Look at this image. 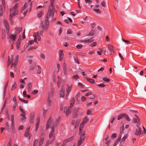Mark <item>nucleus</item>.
Wrapping results in <instances>:
<instances>
[{"label":"nucleus","instance_id":"obj_1","mask_svg":"<svg viewBox=\"0 0 146 146\" xmlns=\"http://www.w3.org/2000/svg\"><path fill=\"white\" fill-rule=\"evenodd\" d=\"M19 6V4L17 3L13 7H12L10 9L9 17H13L18 14Z\"/></svg>","mask_w":146,"mask_h":146},{"label":"nucleus","instance_id":"obj_2","mask_svg":"<svg viewBox=\"0 0 146 146\" xmlns=\"http://www.w3.org/2000/svg\"><path fill=\"white\" fill-rule=\"evenodd\" d=\"M50 5H49L48 7V10L47 13V17H51L52 16L53 17L54 15V14L55 13V9L54 6L51 7L52 9L51 8Z\"/></svg>","mask_w":146,"mask_h":146},{"label":"nucleus","instance_id":"obj_3","mask_svg":"<svg viewBox=\"0 0 146 146\" xmlns=\"http://www.w3.org/2000/svg\"><path fill=\"white\" fill-rule=\"evenodd\" d=\"M135 117H133L132 121L133 123H137V127H139L141 124V121L139 117L137 115H135Z\"/></svg>","mask_w":146,"mask_h":146},{"label":"nucleus","instance_id":"obj_4","mask_svg":"<svg viewBox=\"0 0 146 146\" xmlns=\"http://www.w3.org/2000/svg\"><path fill=\"white\" fill-rule=\"evenodd\" d=\"M28 5V3L27 4V2H25L24 3L23 7V8H22L21 10V13H22L24 15V17L27 14L28 10L27 9L24 12H23V11L27 7Z\"/></svg>","mask_w":146,"mask_h":146},{"label":"nucleus","instance_id":"obj_5","mask_svg":"<svg viewBox=\"0 0 146 146\" xmlns=\"http://www.w3.org/2000/svg\"><path fill=\"white\" fill-rule=\"evenodd\" d=\"M7 36L8 39H10L12 42H14L15 40L16 36L17 35L16 34L14 33L13 34H9Z\"/></svg>","mask_w":146,"mask_h":146},{"label":"nucleus","instance_id":"obj_6","mask_svg":"<svg viewBox=\"0 0 146 146\" xmlns=\"http://www.w3.org/2000/svg\"><path fill=\"white\" fill-rule=\"evenodd\" d=\"M33 36L34 37V40H29L28 43V45L27 46L31 45L33 43H34V41L36 43L37 42L36 40L37 38L36 37V35L35 33H34L33 34Z\"/></svg>","mask_w":146,"mask_h":146},{"label":"nucleus","instance_id":"obj_7","mask_svg":"<svg viewBox=\"0 0 146 146\" xmlns=\"http://www.w3.org/2000/svg\"><path fill=\"white\" fill-rule=\"evenodd\" d=\"M66 86L67 87V88L66 89V91L67 94H66V96L67 99V97L68 96L70 92L71 91V90L72 88V84H71L70 85H69L68 84H66Z\"/></svg>","mask_w":146,"mask_h":146},{"label":"nucleus","instance_id":"obj_8","mask_svg":"<svg viewBox=\"0 0 146 146\" xmlns=\"http://www.w3.org/2000/svg\"><path fill=\"white\" fill-rule=\"evenodd\" d=\"M54 126H52V130L50 133L49 137V139H51L52 137L53 138H55V134L54 133Z\"/></svg>","mask_w":146,"mask_h":146},{"label":"nucleus","instance_id":"obj_9","mask_svg":"<svg viewBox=\"0 0 146 146\" xmlns=\"http://www.w3.org/2000/svg\"><path fill=\"white\" fill-rule=\"evenodd\" d=\"M64 91V86H61V89L60 91V97L63 98L64 97L65 95Z\"/></svg>","mask_w":146,"mask_h":146},{"label":"nucleus","instance_id":"obj_10","mask_svg":"<svg viewBox=\"0 0 146 146\" xmlns=\"http://www.w3.org/2000/svg\"><path fill=\"white\" fill-rule=\"evenodd\" d=\"M63 50H60L59 51V60L61 61L63 59L64 56V54L63 53Z\"/></svg>","mask_w":146,"mask_h":146},{"label":"nucleus","instance_id":"obj_11","mask_svg":"<svg viewBox=\"0 0 146 146\" xmlns=\"http://www.w3.org/2000/svg\"><path fill=\"white\" fill-rule=\"evenodd\" d=\"M44 133H42L41 134L40 137V139L39 142V146H41L43 144L44 139Z\"/></svg>","mask_w":146,"mask_h":146},{"label":"nucleus","instance_id":"obj_12","mask_svg":"<svg viewBox=\"0 0 146 146\" xmlns=\"http://www.w3.org/2000/svg\"><path fill=\"white\" fill-rule=\"evenodd\" d=\"M11 67H12L14 65L16 66L17 64L18 61L17 60H15L14 61H13L14 59H13V55L11 56Z\"/></svg>","mask_w":146,"mask_h":146},{"label":"nucleus","instance_id":"obj_13","mask_svg":"<svg viewBox=\"0 0 146 146\" xmlns=\"http://www.w3.org/2000/svg\"><path fill=\"white\" fill-rule=\"evenodd\" d=\"M53 121L51 119V117H50L48 120L46 126V129L47 130L49 128L50 125H52Z\"/></svg>","mask_w":146,"mask_h":146},{"label":"nucleus","instance_id":"obj_14","mask_svg":"<svg viewBox=\"0 0 146 146\" xmlns=\"http://www.w3.org/2000/svg\"><path fill=\"white\" fill-rule=\"evenodd\" d=\"M88 121L89 119L87 117H84L80 125H81V126L82 125L84 126V125Z\"/></svg>","mask_w":146,"mask_h":146},{"label":"nucleus","instance_id":"obj_15","mask_svg":"<svg viewBox=\"0 0 146 146\" xmlns=\"http://www.w3.org/2000/svg\"><path fill=\"white\" fill-rule=\"evenodd\" d=\"M15 29L16 30V31L14 33L17 35V34H19L20 32H21L23 29L22 27L19 28L16 27H15Z\"/></svg>","mask_w":146,"mask_h":146},{"label":"nucleus","instance_id":"obj_16","mask_svg":"<svg viewBox=\"0 0 146 146\" xmlns=\"http://www.w3.org/2000/svg\"><path fill=\"white\" fill-rule=\"evenodd\" d=\"M63 66L64 74V75H66L67 72V66L66 63L65 62L63 63Z\"/></svg>","mask_w":146,"mask_h":146},{"label":"nucleus","instance_id":"obj_17","mask_svg":"<svg viewBox=\"0 0 146 146\" xmlns=\"http://www.w3.org/2000/svg\"><path fill=\"white\" fill-rule=\"evenodd\" d=\"M79 123L80 122L79 121L75 120L73 121L72 122V125H75V128L76 129L78 127Z\"/></svg>","mask_w":146,"mask_h":146},{"label":"nucleus","instance_id":"obj_18","mask_svg":"<svg viewBox=\"0 0 146 146\" xmlns=\"http://www.w3.org/2000/svg\"><path fill=\"white\" fill-rule=\"evenodd\" d=\"M108 47L109 50H110L111 53H114L115 52L113 46L112 45L110 44H109L108 45Z\"/></svg>","mask_w":146,"mask_h":146},{"label":"nucleus","instance_id":"obj_19","mask_svg":"<svg viewBox=\"0 0 146 146\" xmlns=\"http://www.w3.org/2000/svg\"><path fill=\"white\" fill-rule=\"evenodd\" d=\"M21 41V39L19 38L16 43L17 48L18 50H19L20 48Z\"/></svg>","mask_w":146,"mask_h":146},{"label":"nucleus","instance_id":"obj_20","mask_svg":"<svg viewBox=\"0 0 146 146\" xmlns=\"http://www.w3.org/2000/svg\"><path fill=\"white\" fill-rule=\"evenodd\" d=\"M30 130V127L28 126L24 134V135L26 137H27L29 135V132Z\"/></svg>","mask_w":146,"mask_h":146},{"label":"nucleus","instance_id":"obj_21","mask_svg":"<svg viewBox=\"0 0 146 146\" xmlns=\"http://www.w3.org/2000/svg\"><path fill=\"white\" fill-rule=\"evenodd\" d=\"M138 128L137 129L135 133V135L137 136L139 135L141 133V131L140 128L138 127Z\"/></svg>","mask_w":146,"mask_h":146},{"label":"nucleus","instance_id":"obj_22","mask_svg":"<svg viewBox=\"0 0 146 146\" xmlns=\"http://www.w3.org/2000/svg\"><path fill=\"white\" fill-rule=\"evenodd\" d=\"M35 117V114L34 113H32L31 114L30 117V122L31 123H33L34 122L33 120Z\"/></svg>","mask_w":146,"mask_h":146},{"label":"nucleus","instance_id":"obj_23","mask_svg":"<svg viewBox=\"0 0 146 146\" xmlns=\"http://www.w3.org/2000/svg\"><path fill=\"white\" fill-rule=\"evenodd\" d=\"M40 118L39 117H38L37 119H36V131H37V129H38V126L39 124L40 123Z\"/></svg>","mask_w":146,"mask_h":146},{"label":"nucleus","instance_id":"obj_24","mask_svg":"<svg viewBox=\"0 0 146 146\" xmlns=\"http://www.w3.org/2000/svg\"><path fill=\"white\" fill-rule=\"evenodd\" d=\"M26 113H22L20 115L23 117V118H21V121H25L27 119L25 115H26Z\"/></svg>","mask_w":146,"mask_h":146},{"label":"nucleus","instance_id":"obj_25","mask_svg":"<svg viewBox=\"0 0 146 146\" xmlns=\"http://www.w3.org/2000/svg\"><path fill=\"white\" fill-rule=\"evenodd\" d=\"M85 132L84 131L82 132V134L80 137V139L83 141L85 138Z\"/></svg>","mask_w":146,"mask_h":146},{"label":"nucleus","instance_id":"obj_26","mask_svg":"<svg viewBox=\"0 0 146 146\" xmlns=\"http://www.w3.org/2000/svg\"><path fill=\"white\" fill-rule=\"evenodd\" d=\"M74 139V136H72V137H70L69 138H67L65 139L64 141L66 143L71 141Z\"/></svg>","mask_w":146,"mask_h":146},{"label":"nucleus","instance_id":"obj_27","mask_svg":"<svg viewBox=\"0 0 146 146\" xmlns=\"http://www.w3.org/2000/svg\"><path fill=\"white\" fill-rule=\"evenodd\" d=\"M78 109H76L74 110V114L73 115V117H74L75 118H76L77 117H78L77 113H78Z\"/></svg>","mask_w":146,"mask_h":146},{"label":"nucleus","instance_id":"obj_28","mask_svg":"<svg viewBox=\"0 0 146 146\" xmlns=\"http://www.w3.org/2000/svg\"><path fill=\"white\" fill-rule=\"evenodd\" d=\"M86 80L88 81L91 84H94L95 83V80L93 79L87 78Z\"/></svg>","mask_w":146,"mask_h":146},{"label":"nucleus","instance_id":"obj_29","mask_svg":"<svg viewBox=\"0 0 146 146\" xmlns=\"http://www.w3.org/2000/svg\"><path fill=\"white\" fill-rule=\"evenodd\" d=\"M75 102V99L74 98H72L70 103V108L72 107L74 105Z\"/></svg>","mask_w":146,"mask_h":146},{"label":"nucleus","instance_id":"obj_30","mask_svg":"<svg viewBox=\"0 0 146 146\" xmlns=\"http://www.w3.org/2000/svg\"><path fill=\"white\" fill-rule=\"evenodd\" d=\"M18 97L19 100L25 104H27L28 102V100H25L24 99L21 98L19 96Z\"/></svg>","mask_w":146,"mask_h":146},{"label":"nucleus","instance_id":"obj_31","mask_svg":"<svg viewBox=\"0 0 146 146\" xmlns=\"http://www.w3.org/2000/svg\"><path fill=\"white\" fill-rule=\"evenodd\" d=\"M84 126L82 125L81 126V125H80L79 127V134L80 135V134L82 133V132L84 131H83V129L82 128L84 127Z\"/></svg>","mask_w":146,"mask_h":146},{"label":"nucleus","instance_id":"obj_32","mask_svg":"<svg viewBox=\"0 0 146 146\" xmlns=\"http://www.w3.org/2000/svg\"><path fill=\"white\" fill-rule=\"evenodd\" d=\"M3 14V7L2 5H0V17L2 16Z\"/></svg>","mask_w":146,"mask_h":146},{"label":"nucleus","instance_id":"obj_33","mask_svg":"<svg viewBox=\"0 0 146 146\" xmlns=\"http://www.w3.org/2000/svg\"><path fill=\"white\" fill-rule=\"evenodd\" d=\"M125 113H121L120 114L118 117L117 118V119L118 120H119L121 119L123 117H124V115Z\"/></svg>","mask_w":146,"mask_h":146},{"label":"nucleus","instance_id":"obj_34","mask_svg":"<svg viewBox=\"0 0 146 146\" xmlns=\"http://www.w3.org/2000/svg\"><path fill=\"white\" fill-rule=\"evenodd\" d=\"M69 109L70 108H69L68 109L66 110V111H65V110L64 111V112L65 113L66 115V116L67 117L68 116L69 114L70 113Z\"/></svg>","mask_w":146,"mask_h":146},{"label":"nucleus","instance_id":"obj_35","mask_svg":"<svg viewBox=\"0 0 146 146\" xmlns=\"http://www.w3.org/2000/svg\"><path fill=\"white\" fill-rule=\"evenodd\" d=\"M124 117L127 119L128 121H131V119L129 117L128 115L125 114H124Z\"/></svg>","mask_w":146,"mask_h":146},{"label":"nucleus","instance_id":"obj_36","mask_svg":"<svg viewBox=\"0 0 146 146\" xmlns=\"http://www.w3.org/2000/svg\"><path fill=\"white\" fill-rule=\"evenodd\" d=\"M94 34V31L92 30L90 32L89 34L87 35L88 36H93Z\"/></svg>","mask_w":146,"mask_h":146},{"label":"nucleus","instance_id":"obj_37","mask_svg":"<svg viewBox=\"0 0 146 146\" xmlns=\"http://www.w3.org/2000/svg\"><path fill=\"white\" fill-rule=\"evenodd\" d=\"M37 66L38 68V70L37 71V73L38 74H40L41 72V68L39 65H38Z\"/></svg>","mask_w":146,"mask_h":146},{"label":"nucleus","instance_id":"obj_38","mask_svg":"<svg viewBox=\"0 0 146 146\" xmlns=\"http://www.w3.org/2000/svg\"><path fill=\"white\" fill-rule=\"evenodd\" d=\"M27 88L29 91L31 90L32 88V84L31 83H30L28 84Z\"/></svg>","mask_w":146,"mask_h":146},{"label":"nucleus","instance_id":"obj_39","mask_svg":"<svg viewBox=\"0 0 146 146\" xmlns=\"http://www.w3.org/2000/svg\"><path fill=\"white\" fill-rule=\"evenodd\" d=\"M97 86L100 88H104L105 86L106 85L104 84L101 83L98 84Z\"/></svg>","mask_w":146,"mask_h":146},{"label":"nucleus","instance_id":"obj_40","mask_svg":"<svg viewBox=\"0 0 146 146\" xmlns=\"http://www.w3.org/2000/svg\"><path fill=\"white\" fill-rule=\"evenodd\" d=\"M6 28V33L7 34H9V26H7L5 27Z\"/></svg>","mask_w":146,"mask_h":146},{"label":"nucleus","instance_id":"obj_41","mask_svg":"<svg viewBox=\"0 0 146 146\" xmlns=\"http://www.w3.org/2000/svg\"><path fill=\"white\" fill-rule=\"evenodd\" d=\"M13 17H11L9 16V20L11 21V23L12 25H13L14 24V22L13 20Z\"/></svg>","mask_w":146,"mask_h":146},{"label":"nucleus","instance_id":"obj_42","mask_svg":"<svg viewBox=\"0 0 146 146\" xmlns=\"http://www.w3.org/2000/svg\"><path fill=\"white\" fill-rule=\"evenodd\" d=\"M127 134H125L123 138L121 139V141L123 142L125 140L127 139Z\"/></svg>","mask_w":146,"mask_h":146},{"label":"nucleus","instance_id":"obj_43","mask_svg":"<svg viewBox=\"0 0 146 146\" xmlns=\"http://www.w3.org/2000/svg\"><path fill=\"white\" fill-rule=\"evenodd\" d=\"M93 10L98 13H101V11L98 9H94Z\"/></svg>","mask_w":146,"mask_h":146},{"label":"nucleus","instance_id":"obj_44","mask_svg":"<svg viewBox=\"0 0 146 146\" xmlns=\"http://www.w3.org/2000/svg\"><path fill=\"white\" fill-rule=\"evenodd\" d=\"M102 79L104 81L107 82H108L110 81V80L109 79L106 78H103Z\"/></svg>","mask_w":146,"mask_h":146},{"label":"nucleus","instance_id":"obj_45","mask_svg":"<svg viewBox=\"0 0 146 146\" xmlns=\"http://www.w3.org/2000/svg\"><path fill=\"white\" fill-rule=\"evenodd\" d=\"M17 103H14V104H13V111L15 110V109L17 107Z\"/></svg>","mask_w":146,"mask_h":146},{"label":"nucleus","instance_id":"obj_46","mask_svg":"<svg viewBox=\"0 0 146 146\" xmlns=\"http://www.w3.org/2000/svg\"><path fill=\"white\" fill-rule=\"evenodd\" d=\"M37 48V47H32L31 46L29 48L28 50V51H30L31 50H32L34 49H36V48Z\"/></svg>","mask_w":146,"mask_h":146},{"label":"nucleus","instance_id":"obj_47","mask_svg":"<svg viewBox=\"0 0 146 146\" xmlns=\"http://www.w3.org/2000/svg\"><path fill=\"white\" fill-rule=\"evenodd\" d=\"M73 58H74V60L75 62L76 63H77L78 64H79L80 62H79V61H78V58H76L74 56L73 57Z\"/></svg>","mask_w":146,"mask_h":146},{"label":"nucleus","instance_id":"obj_48","mask_svg":"<svg viewBox=\"0 0 146 146\" xmlns=\"http://www.w3.org/2000/svg\"><path fill=\"white\" fill-rule=\"evenodd\" d=\"M83 141L79 139L78 142L77 146H80Z\"/></svg>","mask_w":146,"mask_h":146},{"label":"nucleus","instance_id":"obj_49","mask_svg":"<svg viewBox=\"0 0 146 146\" xmlns=\"http://www.w3.org/2000/svg\"><path fill=\"white\" fill-rule=\"evenodd\" d=\"M38 139H36L34 141L33 144V146H36L37 145V144L38 143Z\"/></svg>","mask_w":146,"mask_h":146},{"label":"nucleus","instance_id":"obj_50","mask_svg":"<svg viewBox=\"0 0 146 146\" xmlns=\"http://www.w3.org/2000/svg\"><path fill=\"white\" fill-rule=\"evenodd\" d=\"M17 85L16 83L15 82L13 85L12 90V89H15L17 87Z\"/></svg>","mask_w":146,"mask_h":146},{"label":"nucleus","instance_id":"obj_51","mask_svg":"<svg viewBox=\"0 0 146 146\" xmlns=\"http://www.w3.org/2000/svg\"><path fill=\"white\" fill-rule=\"evenodd\" d=\"M49 18V17H48L47 16L46 17L45 24H49V23L48 22V19Z\"/></svg>","mask_w":146,"mask_h":146},{"label":"nucleus","instance_id":"obj_52","mask_svg":"<svg viewBox=\"0 0 146 146\" xmlns=\"http://www.w3.org/2000/svg\"><path fill=\"white\" fill-rule=\"evenodd\" d=\"M53 94H52V93H49L48 94V98L50 99V98H51L52 97Z\"/></svg>","mask_w":146,"mask_h":146},{"label":"nucleus","instance_id":"obj_53","mask_svg":"<svg viewBox=\"0 0 146 146\" xmlns=\"http://www.w3.org/2000/svg\"><path fill=\"white\" fill-rule=\"evenodd\" d=\"M2 0V3L3 5V8L4 9H5L6 8L5 0Z\"/></svg>","mask_w":146,"mask_h":146},{"label":"nucleus","instance_id":"obj_54","mask_svg":"<svg viewBox=\"0 0 146 146\" xmlns=\"http://www.w3.org/2000/svg\"><path fill=\"white\" fill-rule=\"evenodd\" d=\"M47 103L48 105L49 106H50L51 105V101L50 100V99H47Z\"/></svg>","mask_w":146,"mask_h":146},{"label":"nucleus","instance_id":"obj_55","mask_svg":"<svg viewBox=\"0 0 146 146\" xmlns=\"http://www.w3.org/2000/svg\"><path fill=\"white\" fill-rule=\"evenodd\" d=\"M49 24H45V26L44 27V30L47 31L48 27Z\"/></svg>","mask_w":146,"mask_h":146},{"label":"nucleus","instance_id":"obj_56","mask_svg":"<svg viewBox=\"0 0 146 146\" xmlns=\"http://www.w3.org/2000/svg\"><path fill=\"white\" fill-rule=\"evenodd\" d=\"M83 46V45L82 44L78 45L76 46L77 48L80 49Z\"/></svg>","mask_w":146,"mask_h":146},{"label":"nucleus","instance_id":"obj_57","mask_svg":"<svg viewBox=\"0 0 146 146\" xmlns=\"http://www.w3.org/2000/svg\"><path fill=\"white\" fill-rule=\"evenodd\" d=\"M4 24L5 27L9 26V24L7 21L6 20H4Z\"/></svg>","mask_w":146,"mask_h":146},{"label":"nucleus","instance_id":"obj_58","mask_svg":"<svg viewBox=\"0 0 146 146\" xmlns=\"http://www.w3.org/2000/svg\"><path fill=\"white\" fill-rule=\"evenodd\" d=\"M19 109L21 110V112L22 113H26L24 110L23 109V108H21V106H20Z\"/></svg>","mask_w":146,"mask_h":146},{"label":"nucleus","instance_id":"obj_59","mask_svg":"<svg viewBox=\"0 0 146 146\" xmlns=\"http://www.w3.org/2000/svg\"><path fill=\"white\" fill-rule=\"evenodd\" d=\"M54 2V0H50V6L52 7L54 6L53 4Z\"/></svg>","mask_w":146,"mask_h":146},{"label":"nucleus","instance_id":"obj_60","mask_svg":"<svg viewBox=\"0 0 146 146\" xmlns=\"http://www.w3.org/2000/svg\"><path fill=\"white\" fill-rule=\"evenodd\" d=\"M79 78V76L78 74L74 75L72 77V78L74 79H76L78 78Z\"/></svg>","mask_w":146,"mask_h":146},{"label":"nucleus","instance_id":"obj_61","mask_svg":"<svg viewBox=\"0 0 146 146\" xmlns=\"http://www.w3.org/2000/svg\"><path fill=\"white\" fill-rule=\"evenodd\" d=\"M124 128L123 127H121L120 128V133L121 134L124 131Z\"/></svg>","mask_w":146,"mask_h":146},{"label":"nucleus","instance_id":"obj_62","mask_svg":"<svg viewBox=\"0 0 146 146\" xmlns=\"http://www.w3.org/2000/svg\"><path fill=\"white\" fill-rule=\"evenodd\" d=\"M43 14V12L42 11H40L39 13L38 14V17H40Z\"/></svg>","mask_w":146,"mask_h":146},{"label":"nucleus","instance_id":"obj_63","mask_svg":"<svg viewBox=\"0 0 146 146\" xmlns=\"http://www.w3.org/2000/svg\"><path fill=\"white\" fill-rule=\"evenodd\" d=\"M97 44V42H94L90 44V46L93 47Z\"/></svg>","mask_w":146,"mask_h":146},{"label":"nucleus","instance_id":"obj_64","mask_svg":"<svg viewBox=\"0 0 146 146\" xmlns=\"http://www.w3.org/2000/svg\"><path fill=\"white\" fill-rule=\"evenodd\" d=\"M117 136V134L116 133H113L112 134L111 137L113 138H115V137H116Z\"/></svg>","mask_w":146,"mask_h":146}]
</instances>
